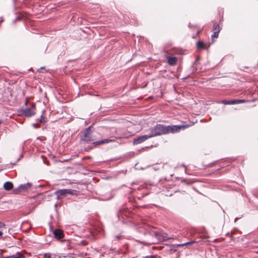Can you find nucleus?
<instances>
[{
	"instance_id": "nucleus-1",
	"label": "nucleus",
	"mask_w": 258,
	"mask_h": 258,
	"mask_svg": "<svg viewBox=\"0 0 258 258\" xmlns=\"http://www.w3.org/2000/svg\"><path fill=\"white\" fill-rule=\"evenodd\" d=\"M189 126L188 125H165L161 124H157L153 127L150 128V135L151 138L165 135L169 133H174L179 132L181 130H184Z\"/></svg>"
},
{
	"instance_id": "nucleus-2",
	"label": "nucleus",
	"mask_w": 258,
	"mask_h": 258,
	"mask_svg": "<svg viewBox=\"0 0 258 258\" xmlns=\"http://www.w3.org/2000/svg\"><path fill=\"white\" fill-rule=\"evenodd\" d=\"M79 191L77 190L72 189H62L55 191L54 194L56 196L57 200L61 199L66 197L68 195H77Z\"/></svg>"
},
{
	"instance_id": "nucleus-3",
	"label": "nucleus",
	"mask_w": 258,
	"mask_h": 258,
	"mask_svg": "<svg viewBox=\"0 0 258 258\" xmlns=\"http://www.w3.org/2000/svg\"><path fill=\"white\" fill-rule=\"evenodd\" d=\"M19 113L21 115H24L26 117H29L34 115L36 113V105L35 103H32L31 106L21 109Z\"/></svg>"
},
{
	"instance_id": "nucleus-4",
	"label": "nucleus",
	"mask_w": 258,
	"mask_h": 258,
	"mask_svg": "<svg viewBox=\"0 0 258 258\" xmlns=\"http://www.w3.org/2000/svg\"><path fill=\"white\" fill-rule=\"evenodd\" d=\"M91 127L90 126L85 130L84 135L81 138V141L88 143L94 140L91 135Z\"/></svg>"
},
{
	"instance_id": "nucleus-5",
	"label": "nucleus",
	"mask_w": 258,
	"mask_h": 258,
	"mask_svg": "<svg viewBox=\"0 0 258 258\" xmlns=\"http://www.w3.org/2000/svg\"><path fill=\"white\" fill-rule=\"evenodd\" d=\"M32 186V184L28 182L25 184H21L18 188L13 190V192L15 194H18L22 192H25L28 190Z\"/></svg>"
},
{
	"instance_id": "nucleus-6",
	"label": "nucleus",
	"mask_w": 258,
	"mask_h": 258,
	"mask_svg": "<svg viewBox=\"0 0 258 258\" xmlns=\"http://www.w3.org/2000/svg\"><path fill=\"white\" fill-rule=\"evenodd\" d=\"M149 138H151L150 134L139 136L134 140L133 144L134 145L141 144Z\"/></svg>"
},
{
	"instance_id": "nucleus-7",
	"label": "nucleus",
	"mask_w": 258,
	"mask_h": 258,
	"mask_svg": "<svg viewBox=\"0 0 258 258\" xmlns=\"http://www.w3.org/2000/svg\"><path fill=\"white\" fill-rule=\"evenodd\" d=\"M54 237L57 239H61L64 237V233L62 230L60 229H55L53 231Z\"/></svg>"
},
{
	"instance_id": "nucleus-8",
	"label": "nucleus",
	"mask_w": 258,
	"mask_h": 258,
	"mask_svg": "<svg viewBox=\"0 0 258 258\" xmlns=\"http://www.w3.org/2000/svg\"><path fill=\"white\" fill-rule=\"evenodd\" d=\"M245 101L244 100H239V99H235V100H225L223 101V103L225 104H239L241 103L245 102Z\"/></svg>"
},
{
	"instance_id": "nucleus-9",
	"label": "nucleus",
	"mask_w": 258,
	"mask_h": 258,
	"mask_svg": "<svg viewBox=\"0 0 258 258\" xmlns=\"http://www.w3.org/2000/svg\"><path fill=\"white\" fill-rule=\"evenodd\" d=\"M197 47L199 49H206L208 48L209 46L203 41H199L197 43Z\"/></svg>"
},
{
	"instance_id": "nucleus-10",
	"label": "nucleus",
	"mask_w": 258,
	"mask_h": 258,
	"mask_svg": "<svg viewBox=\"0 0 258 258\" xmlns=\"http://www.w3.org/2000/svg\"><path fill=\"white\" fill-rule=\"evenodd\" d=\"M168 63L171 66H174L177 62V58L175 57L169 56L167 57Z\"/></svg>"
},
{
	"instance_id": "nucleus-11",
	"label": "nucleus",
	"mask_w": 258,
	"mask_h": 258,
	"mask_svg": "<svg viewBox=\"0 0 258 258\" xmlns=\"http://www.w3.org/2000/svg\"><path fill=\"white\" fill-rule=\"evenodd\" d=\"M4 188L6 190H10L13 188V184L11 182H6L4 184Z\"/></svg>"
},
{
	"instance_id": "nucleus-12",
	"label": "nucleus",
	"mask_w": 258,
	"mask_h": 258,
	"mask_svg": "<svg viewBox=\"0 0 258 258\" xmlns=\"http://www.w3.org/2000/svg\"><path fill=\"white\" fill-rule=\"evenodd\" d=\"M4 258H25V256L20 252H17L16 254L6 256Z\"/></svg>"
},
{
	"instance_id": "nucleus-13",
	"label": "nucleus",
	"mask_w": 258,
	"mask_h": 258,
	"mask_svg": "<svg viewBox=\"0 0 258 258\" xmlns=\"http://www.w3.org/2000/svg\"><path fill=\"white\" fill-rule=\"evenodd\" d=\"M44 112H45V110L42 111V114L41 115L40 119H39L40 122L43 123L44 124L47 122V119H46V117L43 115Z\"/></svg>"
},
{
	"instance_id": "nucleus-14",
	"label": "nucleus",
	"mask_w": 258,
	"mask_h": 258,
	"mask_svg": "<svg viewBox=\"0 0 258 258\" xmlns=\"http://www.w3.org/2000/svg\"><path fill=\"white\" fill-rule=\"evenodd\" d=\"M115 142V139H103V140H101V142L102 143V144H107V143H108L110 142Z\"/></svg>"
},
{
	"instance_id": "nucleus-15",
	"label": "nucleus",
	"mask_w": 258,
	"mask_h": 258,
	"mask_svg": "<svg viewBox=\"0 0 258 258\" xmlns=\"http://www.w3.org/2000/svg\"><path fill=\"white\" fill-rule=\"evenodd\" d=\"M218 30H219V32H220V30H221V28L219 24L215 23L214 24V25H213V30L214 31H218Z\"/></svg>"
},
{
	"instance_id": "nucleus-16",
	"label": "nucleus",
	"mask_w": 258,
	"mask_h": 258,
	"mask_svg": "<svg viewBox=\"0 0 258 258\" xmlns=\"http://www.w3.org/2000/svg\"><path fill=\"white\" fill-rule=\"evenodd\" d=\"M219 32V30H218V31H214L213 34L212 35V39L213 40L214 38H217Z\"/></svg>"
},
{
	"instance_id": "nucleus-17",
	"label": "nucleus",
	"mask_w": 258,
	"mask_h": 258,
	"mask_svg": "<svg viewBox=\"0 0 258 258\" xmlns=\"http://www.w3.org/2000/svg\"><path fill=\"white\" fill-rule=\"evenodd\" d=\"M126 212H124L123 211H120L118 212V213L117 214V217L118 218V219H120V216H122L123 217V215H124L125 216H126V214H125Z\"/></svg>"
},
{
	"instance_id": "nucleus-18",
	"label": "nucleus",
	"mask_w": 258,
	"mask_h": 258,
	"mask_svg": "<svg viewBox=\"0 0 258 258\" xmlns=\"http://www.w3.org/2000/svg\"><path fill=\"white\" fill-rule=\"evenodd\" d=\"M196 242L195 241H189V242H186V243H184L183 244H181V246H184V245H188V244H192V243H196Z\"/></svg>"
},
{
	"instance_id": "nucleus-19",
	"label": "nucleus",
	"mask_w": 258,
	"mask_h": 258,
	"mask_svg": "<svg viewBox=\"0 0 258 258\" xmlns=\"http://www.w3.org/2000/svg\"><path fill=\"white\" fill-rule=\"evenodd\" d=\"M101 144H102V143L101 142V140L97 142H94L93 143V145L94 146H96Z\"/></svg>"
},
{
	"instance_id": "nucleus-20",
	"label": "nucleus",
	"mask_w": 258,
	"mask_h": 258,
	"mask_svg": "<svg viewBox=\"0 0 258 258\" xmlns=\"http://www.w3.org/2000/svg\"><path fill=\"white\" fill-rule=\"evenodd\" d=\"M5 224L2 222L0 221V229L5 227Z\"/></svg>"
},
{
	"instance_id": "nucleus-21",
	"label": "nucleus",
	"mask_w": 258,
	"mask_h": 258,
	"mask_svg": "<svg viewBox=\"0 0 258 258\" xmlns=\"http://www.w3.org/2000/svg\"><path fill=\"white\" fill-rule=\"evenodd\" d=\"M21 20V18L19 16H18L15 20L14 21V23H15L17 21H20Z\"/></svg>"
},
{
	"instance_id": "nucleus-22",
	"label": "nucleus",
	"mask_w": 258,
	"mask_h": 258,
	"mask_svg": "<svg viewBox=\"0 0 258 258\" xmlns=\"http://www.w3.org/2000/svg\"><path fill=\"white\" fill-rule=\"evenodd\" d=\"M163 239L165 240L170 239V238L168 237L167 235H163Z\"/></svg>"
},
{
	"instance_id": "nucleus-23",
	"label": "nucleus",
	"mask_w": 258,
	"mask_h": 258,
	"mask_svg": "<svg viewBox=\"0 0 258 258\" xmlns=\"http://www.w3.org/2000/svg\"><path fill=\"white\" fill-rule=\"evenodd\" d=\"M44 257L45 258H49L50 257V255L49 253H45L44 254Z\"/></svg>"
},
{
	"instance_id": "nucleus-24",
	"label": "nucleus",
	"mask_w": 258,
	"mask_h": 258,
	"mask_svg": "<svg viewBox=\"0 0 258 258\" xmlns=\"http://www.w3.org/2000/svg\"><path fill=\"white\" fill-rule=\"evenodd\" d=\"M33 126H34L35 128H38L40 127V125L38 123H34L33 124Z\"/></svg>"
},
{
	"instance_id": "nucleus-25",
	"label": "nucleus",
	"mask_w": 258,
	"mask_h": 258,
	"mask_svg": "<svg viewBox=\"0 0 258 258\" xmlns=\"http://www.w3.org/2000/svg\"><path fill=\"white\" fill-rule=\"evenodd\" d=\"M159 233H158V232H156L155 233V236L156 237H158V236H159Z\"/></svg>"
},
{
	"instance_id": "nucleus-26",
	"label": "nucleus",
	"mask_w": 258,
	"mask_h": 258,
	"mask_svg": "<svg viewBox=\"0 0 258 258\" xmlns=\"http://www.w3.org/2000/svg\"><path fill=\"white\" fill-rule=\"evenodd\" d=\"M146 258H160V257H157L156 256H151L150 257H147Z\"/></svg>"
},
{
	"instance_id": "nucleus-27",
	"label": "nucleus",
	"mask_w": 258,
	"mask_h": 258,
	"mask_svg": "<svg viewBox=\"0 0 258 258\" xmlns=\"http://www.w3.org/2000/svg\"><path fill=\"white\" fill-rule=\"evenodd\" d=\"M3 233L0 231V237L3 235Z\"/></svg>"
},
{
	"instance_id": "nucleus-28",
	"label": "nucleus",
	"mask_w": 258,
	"mask_h": 258,
	"mask_svg": "<svg viewBox=\"0 0 258 258\" xmlns=\"http://www.w3.org/2000/svg\"><path fill=\"white\" fill-rule=\"evenodd\" d=\"M2 251H1V250L0 249V256H2Z\"/></svg>"
},
{
	"instance_id": "nucleus-29",
	"label": "nucleus",
	"mask_w": 258,
	"mask_h": 258,
	"mask_svg": "<svg viewBox=\"0 0 258 258\" xmlns=\"http://www.w3.org/2000/svg\"><path fill=\"white\" fill-rule=\"evenodd\" d=\"M237 220V219L236 218L234 221H235V222H236Z\"/></svg>"
},
{
	"instance_id": "nucleus-30",
	"label": "nucleus",
	"mask_w": 258,
	"mask_h": 258,
	"mask_svg": "<svg viewBox=\"0 0 258 258\" xmlns=\"http://www.w3.org/2000/svg\"><path fill=\"white\" fill-rule=\"evenodd\" d=\"M27 102H28V100H26L25 103L26 104V103H27Z\"/></svg>"
}]
</instances>
